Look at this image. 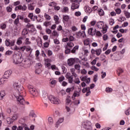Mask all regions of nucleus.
<instances>
[{
	"label": "nucleus",
	"instance_id": "obj_1",
	"mask_svg": "<svg viewBox=\"0 0 130 130\" xmlns=\"http://www.w3.org/2000/svg\"><path fill=\"white\" fill-rule=\"evenodd\" d=\"M13 87L15 90L14 95L16 98L18 104L22 105V109H25V105H29V103L24 99V97L26 96V91L24 87L20 86L18 82H15Z\"/></svg>",
	"mask_w": 130,
	"mask_h": 130
},
{
	"label": "nucleus",
	"instance_id": "obj_2",
	"mask_svg": "<svg viewBox=\"0 0 130 130\" xmlns=\"http://www.w3.org/2000/svg\"><path fill=\"white\" fill-rule=\"evenodd\" d=\"M13 59L14 63L19 64L20 67H24L26 63V61H22V58L19 54H14Z\"/></svg>",
	"mask_w": 130,
	"mask_h": 130
},
{
	"label": "nucleus",
	"instance_id": "obj_3",
	"mask_svg": "<svg viewBox=\"0 0 130 130\" xmlns=\"http://www.w3.org/2000/svg\"><path fill=\"white\" fill-rule=\"evenodd\" d=\"M16 43V40H10L9 39H6L5 41V45L7 47L11 46V49L12 50H19L20 48H19L17 45H15V43Z\"/></svg>",
	"mask_w": 130,
	"mask_h": 130
},
{
	"label": "nucleus",
	"instance_id": "obj_4",
	"mask_svg": "<svg viewBox=\"0 0 130 130\" xmlns=\"http://www.w3.org/2000/svg\"><path fill=\"white\" fill-rule=\"evenodd\" d=\"M82 3V0H75L72 2L71 6V9L73 11L77 10L80 8V3Z\"/></svg>",
	"mask_w": 130,
	"mask_h": 130
},
{
	"label": "nucleus",
	"instance_id": "obj_5",
	"mask_svg": "<svg viewBox=\"0 0 130 130\" xmlns=\"http://www.w3.org/2000/svg\"><path fill=\"white\" fill-rule=\"evenodd\" d=\"M28 92L32 95V96H38V91L36 88H34V87L31 85H28L27 86Z\"/></svg>",
	"mask_w": 130,
	"mask_h": 130
},
{
	"label": "nucleus",
	"instance_id": "obj_6",
	"mask_svg": "<svg viewBox=\"0 0 130 130\" xmlns=\"http://www.w3.org/2000/svg\"><path fill=\"white\" fill-rule=\"evenodd\" d=\"M49 100L53 104H59L60 103V100L58 99L57 98L54 97L53 95H49Z\"/></svg>",
	"mask_w": 130,
	"mask_h": 130
},
{
	"label": "nucleus",
	"instance_id": "obj_7",
	"mask_svg": "<svg viewBox=\"0 0 130 130\" xmlns=\"http://www.w3.org/2000/svg\"><path fill=\"white\" fill-rule=\"evenodd\" d=\"M18 114H14L12 118H11L10 117L7 118V122L8 124H11V123H13V120H17L18 117Z\"/></svg>",
	"mask_w": 130,
	"mask_h": 130
},
{
	"label": "nucleus",
	"instance_id": "obj_8",
	"mask_svg": "<svg viewBox=\"0 0 130 130\" xmlns=\"http://www.w3.org/2000/svg\"><path fill=\"white\" fill-rule=\"evenodd\" d=\"M21 10L23 12H25V11H27V6L26 5H23L22 6V5H19L15 7V11H19Z\"/></svg>",
	"mask_w": 130,
	"mask_h": 130
},
{
	"label": "nucleus",
	"instance_id": "obj_9",
	"mask_svg": "<svg viewBox=\"0 0 130 130\" xmlns=\"http://www.w3.org/2000/svg\"><path fill=\"white\" fill-rule=\"evenodd\" d=\"M43 102L44 103V104H46L47 102H48L49 101V96H48V94L46 92H44L43 93Z\"/></svg>",
	"mask_w": 130,
	"mask_h": 130
},
{
	"label": "nucleus",
	"instance_id": "obj_10",
	"mask_svg": "<svg viewBox=\"0 0 130 130\" xmlns=\"http://www.w3.org/2000/svg\"><path fill=\"white\" fill-rule=\"evenodd\" d=\"M91 52L92 54H96V55L99 56L102 52V50L101 49H96V50L92 49L91 50Z\"/></svg>",
	"mask_w": 130,
	"mask_h": 130
},
{
	"label": "nucleus",
	"instance_id": "obj_11",
	"mask_svg": "<svg viewBox=\"0 0 130 130\" xmlns=\"http://www.w3.org/2000/svg\"><path fill=\"white\" fill-rule=\"evenodd\" d=\"M76 36L77 38H85L86 37V33H85V31H79L77 32Z\"/></svg>",
	"mask_w": 130,
	"mask_h": 130
},
{
	"label": "nucleus",
	"instance_id": "obj_12",
	"mask_svg": "<svg viewBox=\"0 0 130 130\" xmlns=\"http://www.w3.org/2000/svg\"><path fill=\"white\" fill-rule=\"evenodd\" d=\"M84 127L87 130H92V126H91V122H87L84 123Z\"/></svg>",
	"mask_w": 130,
	"mask_h": 130
},
{
	"label": "nucleus",
	"instance_id": "obj_13",
	"mask_svg": "<svg viewBox=\"0 0 130 130\" xmlns=\"http://www.w3.org/2000/svg\"><path fill=\"white\" fill-rule=\"evenodd\" d=\"M88 33L89 35L93 36V35H95V34H96V29L90 27L88 30Z\"/></svg>",
	"mask_w": 130,
	"mask_h": 130
},
{
	"label": "nucleus",
	"instance_id": "obj_14",
	"mask_svg": "<svg viewBox=\"0 0 130 130\" xmlns=\"http://www.w3.org/2000/svg\"><path fill=\"white\" fill-rule=\"evenodd\" d=\"M45 67L48 69V70H51V64L50 63V60L47 59L45 62Z\"/></svg>",
	"mask_w": 130,
	"mask_h": 130
},
{
	"label": "nucleus",
	"instance_id": "obj_15",
	"mask_svg": "<svg viewBox=\"0 0 130 130\" xmlns=\"http://www.w3.org/2000/svg\"><path fill=\"white\" fill-rule=\"evenodd\" d=\"M76 61V58H71L68 60V64L70 67L74 65L75 62Z\"/></svg>",
	"mask_w": 130,
	"mask_h": 130
},
{
	"label": "nucleus",
	"instance_id": "obj_16",
	"mask_svg": "<svg viewBox=\"0 0 130 130\" xmlns=\"http://www.w3.org/2000/svg\"><path fill=\"white\" fill-rule=\"evenodd\" d=\"M58 36L59 35H58V33H57V31L55 30H53L51 35H50V37L51 38H52V39H54V38H57Z\"/></svg>",
	"mask_w": 130,
	"mask_h": 130
},
{
	"label": "nucleus",
	"instance_id": "obj_17",
	"mask_svg": "<svg viewBox=\"0 0 130 130\" xmlns=\"http://www.w3.org/2000/svg\"><path fill=\"white\" fill-rule=\"evenodd\" d=\"M11 75H12V71H7L5 72L3 77L4 79H8Z\"/></svg>",
	"mask_w": 130,
	"mask_h": 130
},
{
	"label": "nucleus",
	"instance_id": "obj_18",
	"mask_svg": "<svg viewBox=\"0 0 130 130\" xmlns=\"http://www.w3.org/2000/svg\"><path fill=\"white\" fill-rule=\"evenodd\" d=\"M96 26L99 29H102L104 26V22L103 21H99L97 22Z\"/></svg>",
	"mask_w": 130,
	"mask_h": 130
},
{
	"label": "nucleus",
	"instance_id": "obj_19",
	"mask_svg": "<svg viewBox=\"0 0 130 130\" xmlns=\"http://www.w3.org/2000/svg\"><path fill=\"white\" fill-rule=\"evenodd\" d=\"M53 19L56 25H58V24L60 23V21H59V17L57 15H54Z\"/></svg>",
	"mask_w": 130,
	"mask_h": 130
},
{
	"label": "nucleus",
	"instance_id": "obj_20",
	"mask_svg": "<svg viewBox=\"0 0 130 130\" xmlns=\"http://www.w3.org/2000/svg\"><path fill=\"white\" fill-rule=\"evenodd\" d=\"M24 38H25V37H20L18 39L17 41L16 42L17 45H21L22 43H23V40H24Z\"/></svg>",
	"mask_w": 130,
	"mask_h": 130
},
{
	"label": "nucleus",
	"instance_id": "obj_21",
	"mask_svg": "<svg viewBox=\"0 0 130 130\" xmlns=\"http://www.w3.org/2000/svg\"><path fill=\"white\" fill-rule=\"evenodd\" d=\"M108 28V26L107 25V24H105V25H104L103 28H102V29H103L102 30V33H103V34H105V33H106L107 32Z\"/></svg>",
	"mask_w": 130,
	"mask_h": 130
},
{
	"label": "nucleus",
	"instance_id": "obj_22",
	"mask_svg": "<svg viewBox=\"0 0 130 130\" xmlns=\"http://www.w3.org/2000/svg\"><path fill=\"white\" fill-rule=\"evenodd\" d=\"M80 96V92H75L72 96V98L73 100H75V99H76L75 97H79Z\"/></svg>",
	"mask_w": 130,
	"mask_h": 130
},
{
	"label": "nucleus",
	"instance_id": "obj_23",
	"mask_svg": "<svg viewBox=\"0 0 130 130\" xmlns=\"http://www.w3.org/2000/svg\"><path fill=\"white\" fill-rule=\"evenodd\" d=\"M84 10L87 13H91L92 12V9L88 6H85Z\"/></svg>",
	"mask_w": 130,
	"mask_h": 130
},
{
	"label": "nucleus",
	"instance_id": "obj_24",
	"mask_svg": "<svg viewBox=\"0 0 130 130\" xmlns=\"http://www.w3.org/2000/svg\"><path fill=\"white\" fill-rule=\"evenodd\" d=\"M6 96V92L5 91H0V100H3L4 97Z\"/></svg>",
	"mask_w": 130,
	"mask_h": 130
},
{
	"label": "nucleus",
	"instance_id": "obj_25",
	"mask_svg": "<svg viewBox=\"0 0 130 130\" xmlns=\"http://www.w3.org/2000/svg\"><path fill=\"white\" fill-rule=\"evenodd\" d=\"M76 70L75 69H71V72L72 74V76H73V77H74L75 78H77V77H78V75H77V74H76Z\"/></svg>",
	"mask_w": 130,
	"mask_h": 130
},
{
	"label": "nucleus",
	"instance_id": "obj_26",
	"mask_svg": "<svg viewBox=\"0 0 130 130\" xmlns=\"http://www.w3.org/2000/svg\"><path fill=\"white\" fill-rule=\"evenodd\" d=\"M74 45H75L74 44V43H73V42H71V41H69L67 44V47H68L69 48H72V47H74Z\"/></svg>",
	"mask_w": 130,
	"mask_h": 130
},
{
	"label": "nucleus",
	"instance_id": "obj_27",
	"mask_svg": "<svg viewBox=\"0 0 130 130\" xmlns=\"http://www.w3.org/2000/svg\"><path fill=\"white\" fill-rule=\"evenodd\" d=\"M79 50V46H75L71 50V53H76V51Z\"/></svg>",
	"mask_w": 130,
	"mask_h": 130
},
{
	"label": "nucleus",
	"instance_id": "obj_28",
	"mask_svg": "<svg viewBox=\"0 0 130 130\" xmlns=\"http://www.w3.org/2000/svg\"><path fill=\"white\" fill-rule=\"evenodd\" d=\"M0 28L2 30H6L7 29V24L6 23H1L0 24Z\"/></svg>",
	"mask_w": 130,
	"mask_h": 130
},
{
	"label": "nucleus",
	"instance_id": "obj_29",
	"mask_svg": "<svg viewBox=\"0 0 130 130\" xmlns=\"http://www.w3.org/2000/svg\"><path fill=\"white\" fill-rule=\"evenodd\" d=\"M74 90H75V87L74 86L70 88H67L66 89V92L67 93H71V92H73Z\"/></svg>",
	"mask_w": 130,
	"mask_h": 130
},
{
	"label": "nucleus",
	"instance_id": "obj_30",
	"mask_svg": "<svg viewBox=\"0 0 130 130\" xmlns=\"http://www.w3.org/2000/svg\"><path fill=\"white\" fill-rule=\"evenodd\" d=\"M44 18L47 21H50V20H51V17H50V16H49V15L47 14V13H45Z\"/></svg>",
	"mask_w": 130,
	"mask_h": 130
},
{
	"label": "nucleus",
	"instance_id": "obj_31",
	"mask_svg": "<svg viewBox=\"0 0 130 130\" xmlns=\"http://www.w3.org/2000/svg\"><path fill=\"white\" fill-rule=\"evenodd\" d=\"M26 27H27V28H28V29L30 28H31V29H32L31 31H34V29H35L34 25L31 24L28 22V23H27V24L26 25Z\"/></svg>",
	"mask_w": 130,
	"mask_h": 130
},
{
	"label": "nucleus",
	"instance_id": "obj_32",
	"mask_svg": "<svg viewBox=\"0 0 130 130\" xmlns=\"http://www.w3.org/2000/svg\"><path fill=\"white\" fill-rule=\"evenodd\" d=\"M7 78H5L3 77V78H1L0 79V85H4L5 83H7V80H6Z\"/></svg>",
	"mask_w": 130,
	"mask_h": 130
},
{
	"label": "nucleus",
	"instance_id": "obj_33",
	"mask_svg": "<svg viewBox=\"0 0 130 130\" xmlns=\"http://www.w3.org/2000/svg\"><path fill=\"white\" fill-rule=\"evenodd\" d=\"M98 13H99V16H100L101 17H102V16H104V11H103V10L99 9Z\"/></svg>",
	"mask_w": 130,
	"mask_h": 130
},
{
	"label": "nucleus",
	"instance_id": "obj_34",
	"mask_svg": "<svg viewBox=\"0 0 130 130\" xmlns=\"http://www.w3.org/2000/svg\"><path fill=\"white\" fill-rule=\"evenodd\" d=\"M34 8H35V6L33 5V4H29L28 5V9L29 11H33L34 10Z\"/></svg>",
	"mask_w": 130,
	"mask_h": 130
},
{
	"label": "nucleus",
	"instance_id": "obj_35",
	"mask_svg": "<svg viewBox=\"0 0 130 130\" xmlns=\"http://www.w3.org/2000/svg\"><path fill=\"white\" fill-rule=\"evenodd\" d=\"M117 73L118 76H120V74L123 73V70H122V69L119 68L117 69Z\"/></svg>",
	"mask_w": 130,
	"mask_h": 130
},
{
	"label": "nucleus",
	"instance_id": "obj_36",
	"mask_svg": "<svg viewBox=\"0 0 130 130\" xmlns=\"http://www.w3.org/2000/svg\"><path fill=\"white\" fill-rule=\"evenodd\" d=\"M124 14L127 19H129L130 17V13L126 11H124Z\"/></svg>",
	"mask_w": 130,
	"mask_h": 130
},
{
	"label": "nucleus",
	"instance_id": "obj_37",
	"mask_svg": "<svg viewBox=\"0 0 130 130\" xmlns=\"http://www.w3.org/2000/svg\"><path fill=\"white\" fill-rule=\"evenodd\" d=\"M28 34V29L27 28H24L22 31V35L25 36V35H27Z\"/></svg>",
	"mask_w": 130,
	"mask_h": 130
},
{
	"label": "nucleus",
	"instance_id": "obj_38",
	"mask_svg": "<svg viewBox=\"0 0 130 130\" xmlns=\"http://www.w3.org/2000/svg\"><path fill=\"white\" fill-rule=\"evenodd\" d=\"M83 44L84 45H89L90 44V40L89 39H86L83 41Z\"/></svg>",
	"mask_w": 130,
	"mask_h": 130
},
{
	"label": "nucleus",
	"instance_id": "obj_39",
	"mask_svg": "<svg viewBox=\"0 0 130 130\" xmlns=\"http://www.w3.org/2000/svg\"><path fill=\"white\" fill-rule=\"evenodd\" d=\"M63 20L65 21V22H68V21L70 20V17L68 15H64L63 16Z\"/></svg>",
	"mask_w": 130,
	"mask_h": 130
},
{
	"label": "nucleus",
	"instance_id": "obj_40",
	"mask_svg": "<svg viewBox=\"0 0 130 130\" xmlns=\"http://www.w3.org/2000/svg\"><path fill=\"white\" fill-rule=\"evenodd\" d=\"M64 76H61L58 78V81L61 84V83L63 82L64 81Z\"/></svg>",
	"mask_w": 130,
	"mask_h": 130
},
{
	"label": "nucleus",
	"instance_id": "obj_41",
	"mask_svg": "<svg viewBox=\"0 0 130 130\" xmlns=\"http://www.w3.org/2000/svg\"><path fill=\"white\" fill-rule=\"evenodd\" d=\"M62 122H63V118H59L58 120V121L56 122V125H58V124H59V123H62Z\"/></svg>",
	"mask_w": 130,
	"mask_h": 130
},
{
	"label": "nucleus",
	"instance_id": "obj_42",
	"mask_svg": "<svg viewBox=\"0 0 130 130\" xmlns=\"http://www.w3.org/2000/svg\"><path fill=\"white\" fill-rule=\"evenodd\" d=\"M116 14L117 15H120L121 14V10L120 8H117L115 9Z\"/></svg>",
	"mask_w": 130,
	"mask_h": 130
},
{
	"label": "nucleus",
	"instance_id": "obj_43",
	"mask_svg": "<svg viewBox=\"0 0 130 130\" xmlns=\"http://www.w3.org/2000/svg\"><path fill=\"white\" fill-rule=\"evenodd\" d=\"M65 53L66 54H69V53H71L72 52V51L71 50V49L68 48V47L66 48V50H65Z\"/></svg>",
	"mask_w": 130,
	"mask_h": 130
},
{
	"label": "nucleus",
	"instance_id": "obj_44",
	"mask_svg": "<svg viewBox=\"0 0 130 130\" xmlns=\"http://www.w3.org/2000/svg\"><path fill=\"white\" fill-rule=\"evenodd\" d=\"M29 116H30V117H36V114H35V113H34V112L33 111H31L30 112Z\"/></svg>",
	"mask_w": 130,
	"mask_h": 130
},
{
	"label": "nucleus",
	"instance_id": "obj_45",
	"mask_svg": "<svg viewBox=\"0 0 130 130\" xmlns=\"http://www.w3.org/2000/svg\"><path fill=\"white\" fill-rule=\"evenodd\" d=\"M50 68H51V70H52V71H54V70H55L56 71H57V70H58V68L56 67V66L55 65L51 66Z\"/></svg>",
	"mask_w": 130,
	"mask_h": 130
},
{
	"label": "nucleus",
	"instance_id": "obj_46",
	"mask_svg": "<svg viewBox=\"0 0 130 130\" xmlns=\"http://www.w3.org/2000/svg\"><path fill=\"white\" fill-rule=\"evenodd\" d=\"M22 127L24 128V130H30V128L28 127V126L25 123H22Z\"/></svg>",
	"mask_w": 130,
	"mask_h": 130
},
{
	"label": "nucleus",
	"instance_id": "obj_47",
	"mask_svg": "<svg viewBox=\"0 0 130 130\" xmlns=\"http://www.w3.org/2000/svg\"><path fill=\"white\" fill-rule=\"evenodd\" d=\"M25 43L26 45H29L31 44V42H30L29 38H27L25 39Z\"/></svg>",
	"mask_w": 130,
	"mask_h": 130
},
{
	"label": "nucleus",
	"instance_id": "obj_48",
	"mask_svg": "<svg viewBox=\"0 0 130 130\" xmlns=\"http://www.w3.org/2000/svg\"><path fill=\"white\" fill-rule=\"evenodd\" d=\"M109 23L111 25V26H112V25L114 24V19L110 18L109 20Z\"/></svg>",
	"mask_w": 130,
	"mask_h": 130
},
{
	"label": "nucleus",
	"instance_id": "obj_49",
	"mask_svg": "<svg viewBox=\"0 0 130 130\" xmlns=\"http://www.w3.org/2000/svg\"><path fill=\"white\" fill-rule=\"evenodd\" d=\"M68 81L70 84H72V83H73V81H74V78L73 77V76H71L70 77H69Z\"/></svg>",
	"mask_w": 130,
	"mask_h": 130
},
{
	"label": "nucleus",
	"instance_id": "obj_50",
	"mask_svg": "<svg viewBox=\"0 0 130 130\" xmlns=\"http://www.w3.org/2000/svg\"><path fill=\"white\" fill-rule=\"evenodd\" d=\"M48 120L50 124H52V123H53V120H52V118L51 117H49L48 118Z\"/></svg>",
	"mask_w": 130,
	"mask_h": 130
},
{
	"label": "nucleus",
	"instance_id": "obj_51",
	"mask_svg": "<svg viewBox=\"0 0 130 130\" xmlns=\"http://www.w3.org/2000/svg\"><path fill=\"white\" fill-rule=\"evenodd\" d=\"M91 70H92V71H95V72H98V71H99V69L97 68L95 66H92L90 68Z\"/></svg>",
	"mask_w": 130,
	"mask_h": 130
},
{
	"label": "nucleus",
	"instance_id": "obj_52",
	"mask_svg": "<svg viewBox=\"0 0 130 130\" xmlns=\"http://www.w3.org/2000/svg\"><path fill=\"white\" fill-rule=\"evenodd\" d=\"M54 44L58 45L60 44V42H59V40L57 39H55L53 40Z\"/></svg>",
	"mask_w": 130,
	"mask_h": 130
},
{
	"label": "nucleus",
	"instance_id": "obj_53",
	"mask_svg": "<svg viewBox=\"0 0 130 130\" xmlns=\"http://www.w3.org/2000/svg\"><path fill=\"white\" fill-rule=\"evenodd\" d=\"M33 17H34V15L33 13H29L28 15V17L30 18L32 21H34V19H33Z\"/></svg>",
	"mask_w": 130,
	"mask_h": 130
},
{
	"label": "nucleus",
	"instance_id": "obj_54",
	"mask_svg": "<svg viewBox=\"0 0 130 130\" xmlns=\"http://www.w3.org/2000/svg\"><path fill=\"white\" fill-rule=\"evenodd\" d=\"M50 24V21H46L43 23L44 26H45L46 27H48Z\"/></svg>",
	"mask_w": 130,
	"mask_h": 130
},
{
	"label": "nucleus",
	"instance_id": "obj_55",
	"mask_svg": "<svg viewBox=\"0 0 130 130\" xmlns=\"http://www.w3.org/2000/svg\"><path fill=\"white\" fill-rule=\"evenodd\" d=\"M23 21L24 23H30V22H31V21L30 20V19H28L27 18H24L23 19Z\"/></svg>",
	"mask_w": 130,
	"mask_h": 130
},
{
	"label": "nucleus",
	"instance_id": "obj_56",
	"mask_svg": "<svg viewBox=\"0 0 130 130\" xmlns=\"http://www.w3.org/2000/svg\"><path fill=\"white\" fill-rule=\"evenodd\" d=\"M88 90H90V87L84 88L82 89V92L86 93Z\"/></svg>",
	"mask_w": 130,
	"mask_h": 130
},
{
	"label": "nucleus",
	"instance_id": "obj_57",
	"mask_svg": "<svg viewBox=\"0 0 130 130\" xmlns=\"http://www.w3.org/2000/svg\"><path fill=\"white\" fill-rule=\"evenodd\" d=\"M106 91H107V93H110V92H112V88L107 87L106 89Z\"/></svg>",
	"mask_w": 130,
	"mask_h": 130
},
{
	"label": "nucleus",
	"instance_id": "obj_58",
	"mask_svg": "<svg viewBox=\"0 0 130 130\" xmlns=\"http://www.w3.org/2000/svg\"><path fill=\"white\" fill-rule=\"evenodd\" d=\"M61 84L62 87H67V86H68V82L66 81H63L62 83H61Z\"/></svg>",
	"mask_w": 130,
	"mask_h": 130
},
{
	"label": "nucleus",
	"instance_id": "obj_59",
	"mask_svg": "<svg viewBox=\"0 0 130 130\" xmlns=\"http://www.w3.org/2000/svg\"><path fill=\"white\" fill-rule=\"evenodd\" d=\"M12 53H13L12 51L8 50V51H6L5 54H6V55H11V54H12Z\"/></svg>",
	"mask_w": 130,
	"mask_h": 130
},
{
	"label": "nucleus",
	"instance_id": "obj_60",
	"mask_svg": "<svg viewBox=\"0 0 130 130\" xmlns=\"http://www.w3.org/2000/svg\"><path fill=\"white\" fill-rule=\"evenodd\" d=\"M52 54H53L52 51H51L50 50H48L47 55L48 56H51V55H52Z\"/></svg>",
	"mask_w": 130,
	"mask_h": 130
},
{
	"label": "nucleus",
	"instance_id": "obj_61",
	"mask_svg": "<svg viewBox=\"0 0 130 130\" xmlns=\"http://www.w3.org/2000/svg\"><path fill=\"white\" fill-rule=\"evenodd\" d=\"M75 15L76 17H80V16H81V14L80 11H77L75 13Z\"/></svg>",
	"mask_w": 130,
	"mask_h": 130
},
{
	"label": "nucleus",
	"instance_id": "obj_62",
	"mask_svg": "<svg viewBox=\"0 0 130 130\" xmlns=\"http://www.w3.org/2000/svg\"><path fill=\"white\" fill-rule=\"evenodd\" d=\"M125 114H126V115H129V114H130V108H128V109H127L125 111Z\"/></svg>",
	"mask_w": 130,
	"mask_h": 130
},
{
	"label": "nucleus",
	"instance_id": "obj_63",
	"mask_svg": "<svg viewBox=\"0 0 130 130\" xmlns=\"http://www.w3.org/2000/svg\"><path fill=\"white\" fill-rule=\"evenodd\" d=\"M40 12H41V10L38 8H36V9L35 10L36 14H39Z\"/></svg>",
	"mask_w": 130,
	"mask_h": 130
},
{
	"label": "nucleus",
	"instance_id": "obj_64",
	"mask_svg": "<svg viewBox=\"0 0 130 130\" xmlns=\"http://www.w3.org/2000/svg\"><path fill=\"white\" fill-rule=\"evenodd\" d=\"M50 83L51 84V85H56V81L55 80H52Z\"/></svg>",
	"mask_w": 130,
	"mask_h": 130
}]
</instances>
